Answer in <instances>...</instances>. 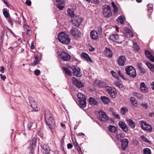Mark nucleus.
<instances>
[{
    "label": "nucleus",
    "mask_w": 154,
    "mask_h": 154,
    "mask_svg": "<svg viewBox=\"0 0 154 154\" xmlns=\"http://www.w3.org/2000/svg\"><path fill=\"white\" fill-rule=\"evenodd\" d=\"M45 117L47 126L51 129L55 128L53 118L49 111L46 110L45 111Z\"/></svg>",
    "instance_id": "f257e3e1"
},
{
    "label": "nucleus",
    "mask_w": 154,
    "mask_h": 154,
    "mask_svg": "<svg viewBox=\"0 0 154 154\" xmlns=\"http://www.w3.org/2000/svg\"><path fill=\"white\" fill-rule=\"evenodd\" d=\"M58 41L61 43L66 45L70 42V39L69 35L66 32H59L57 35Z\"/></svg>",
    "instance_id": "f03ea898"
},
{
    "label": "nucleus",
    "mask_w": 154,
    "mask_h": 154,
    "mask_svg": "<svg viewBox=\"0 0 154 154\" xmlns=\"http://www.w3.org/2000/svg\"><path fill=\"white\" fill-rule=\"evenodd\" d=\"M103 14L105 17H109L112 15L110 6L108 5H104L102 6Z\"/></svg>",
    "instance_id": "7ed1b4c3"
},
{
    "label": "nucleus",
    "mask_w": 154,
    "mask_h": 154,
    "mask_svg": "<svg viewBox=\"0 0 154 154\" xmlns=\"http://www.w3.org/2000/svg\"><path fill=\"white\" fill-rule=\"evenodd\" d=\"M125 70L126 74L131 77L134 78L137 75L135 70L132 66H127L125 68Z\"/></svg>",
    "instance_id": "20e7f679"
},
{
    "label": "nucleus",
    "mask_w": 154,
    "mask_h": 154,
    "mask_svg": "<svg viewBox=\"0 0 154 154\" xmlns=\"http://www.w3.org/2000/svg\"><path fill=\"white\" fill-rule=\"evenodd\" d=\"M36 139L35 137H34L32 140L28 141V143L29 145L28 147V149L29 150V154H32L34 149L36 146Z\"/></svg>",
    "instance_id": "39448f33"
},
{
    "label": "nucleus",
    "mask_w": 154,
    "mask_h": 154,
    "mask_svg": "<svg viewBox=\"0 0 154 154\" xmlns=\"http://www.w3.org/2000/svg\"><path fill=\"white\" fill-rule=\"evenodd\" d=\"M73 25L76 27H79L83 22V19L82 17L76 15L71 19Z\"/></svg>",
    "instance_id": "423d86ee"
},
{
    "label": "nucleus",
    "mask_w": 154,
    "mask_h": 154,
    "mask_svg": "<svg viewBox=\"0 0 154 154\" xmlns=\"http://www.w3.org/2000/svg\"><path fill=\"white\" fill-rule=\"evenodd\" d=\"M99 119L102 122H106L109 120L106 113L103 111H100L98 114Z\"/></svg>",
    "instance_id": "0eeeda50"
},
{
    "label": "nucleus",
    "mask_w": 154,
    "mask_h": 154,
    "mask_svg": "<svg viewBox=\"0 0 154 154\" xmlns=\"http://www.w3.org/2000/svg\"><path fill=\"white\" fill-rule=\"evenodd\" d=\"M106 90L112 97L115 98L116 97L117 93L116 90L115 89L112 88L110 87L107 86L106 87Z\"/></svg>",
    "instance_id": "6e6552de"
},
{
    "label": "nucleus",
    "mask_w": 154,
    "mask_h": 154,
    "mask_svg": "<svg viewBox=\"0 0 154 154\" xmlns=\"http://www.w3.org/2000/svg\"><path fill=\"white\" fill-rule=\"evenodd\" d=\"M73 71V74L75 76L77 77H80L82 76V74L80 72V69L77 66H72L70 67Z\"/></svg>",
    "instance_id": "1a4fd4ad"
},
{
    "label": "nucleus",
    "mask_w": 154,
    "mask_h": 154,
    "mask_svg": "<svg viewBox=\"0 0 154 154\" xmlns=\"http://www.w3.org/2000/svg\"><path fill=\"white\" fill-rule=\"evenodd\" d=\"M71 34L75 37L80 38L81 35V33L80 31L75 28L72 27L70 30Z\"/></svg>",
    "instance_id": "9d476101"
},
{
    "label": "nucleus",
    "mask_w": 154,
    "mask_h": 154,
    "mask_svg": "<svg viewBox=\"0 0 154 154\" xmlns=\"http://www.w3.org/2000/svg\"><path fill=\"white\" fill-rule=\"evenodd\" d=\"M126 60V59L125 56H121L117 59V63L119 66H123L125 64Z\"/></svg>",
    "instance_id": "9b49d317"
},
{
    "label": "nucleus",
    "mask_w": 154,
    "mask_h": 154,
    "mask_svg": "<svg viewBox=\"0 0 154 154\" xmlns=\"http://www.w3.org/2000/svg\"><path fill=\"white\" fill-rule=\"evenodd\" d=\"M59 56L64 61H68L70 59V55L64 52H62L59 54Z\"/></svg>",
    "instance_id": "f8f14e48"
},
{
    "label": "nucleus",
    "mask_w": 154,
    "mask_h": 154,
    "mask_svg": "<svg viewBox=\"0 0 154 154\" xmlns=\"http://www.w3.org/2000/svg\"><path fill=\"white\" fill-rule=\"evenodd\" d=\"M90 37L92 40H96L99 39L98 33L94 30H92L90 33Z\"/></svg>",
    "instance_id": "ddd939ff"
},
{
    "label": "nucleus",
    "mask_w": 154,
    "mask_h": 154,
    "mask_svg": "<svg viewBox=\"0 0 154 154\" xmlns=\"http://www.w3.org/2000/svg\"><path fill=\"white\" fill-rule=\"evenodd\" d=\"M56 1L57 6L59 9L61 10L64 7V0H56Z\"/></svg>",
    "instance_id": "4468645a"
},
{
    "label": "nucleus",
    "mask_w": 154,
    "mask_h": 154,
    "mask_svg": "<svg viewBox=\"0 0 154 154\" xmlns=\"http://www.w3.org/2000/svg\"><path fill=\"white\" fill-rule=\"evenodd\" d=\"M141 126L144 130L147 131H151L152 130L151 126L143 122H141Z\"/></svg>",
    "instance_id": "2eb2a0df"
},
{
    "label": "nucleus",
    "mask_w": 154,
    "mask_h": 154,
    "mask_svg": "<svg viewBox=\"0 0 154 154\" xmlns=\"http://www.w3.org/2000/svg\"><path fill=\"white\" fill-rule=\"evenodd\" d=\"M103 54L106 57L111 58L112 57L113 54L112 51L109 48H106L104 51Z\"/></svg>",
    "instance_id": "dca6fc26"
},
{
    "label": "nucleus",
    "mask_w": 154,
    "mask_h": 154,
    "mask_svg": "<svg viewBox=\"0 0 154 154\" xmlns=\"http://www.w3.org/2000/svg\"><path fill=\"white\" fill-rule=\"evenodd\" d=\"M72 80L74 84L78 88H82L84 86V85L82 82L76 78H73Z\"/></svg>",
    "instance_id": "f3484780"
},
{
    "label": "nucleus",
    "mask_w": 154,
    "mask_h": 154,
    "mask_svg": "<svg viewBox=\"0 0 154 154\" xmlns=\"http://www.w3.org/2000/svg\"><path fill=\"white\" fill-rule=\"evenodd\" d=\"M119 124L120 127L124 131L127 132L128 131V128L125 123L122 121H120L119 122Z\"/></svg>",
    "instance_id": "a211bd4d"
},
{
    "label": "nucleus",
    "mask_w": 154,
    "mask_h": 154,
    "mask_svg": "<svg viewBox=\"0 0 154 154\" xmlns=\"http://www.w3.org/2000/svg\"><path fill=\"white\" fill-rule=\"evenodd\" d=\"M81 57L82 58L85 59L87 62H92V61L91 58L85 52H82L81 54Z\"/></svg>",
    "instance_id": "6ab92c4d"
},
{
    "label": "nucleus",
    "mask_w": 154,
    "mask_h": 154,
    "mask_svg": "<svg viewBox=\"0 0 154 154\" xmlns=\"http://www.w3.org/2000/svg\"><path fill=\"white\" fill-rule=\"evenodd\" d=\"M122 143L121 147L123 150L125 149L127 147L128 144V140L127 139H124L121 141Z\"/></svg>",
    "instance_id": "aec40b11"
},
{
    "label": "nucleus",
    "mask_w": 154,
    "mask_h": 154,
    "mask_svg": "<svg viewBox=\"0 0 154 154\" xmlns=\"http://www.w3.org/2000/svg\"><path fill=\"white\" fill-rule=\"evenodd\" d=\"M140 88L142 91L144 93L147 92L148 91V88L146 87L145 83L143 82L140 83Z\"/></svg>",
    "instance_id": "412c9836"
},
{
    "label": "nucleus",
    "mask_w": 154,
    "mask_h": 154,
    "mask_svg": "<svg viewBox=\"0 0 154 154\" xmlns=\"http://www.w3.org/2000/svg\"><path fill=\"white\" fill-rule=\"evenodd\" d=\"M109 131L112 133H117L118 129L115 126L113 125H109L108 127Z\"/></svg>",
    "instance_id": "4be33fe9"
},
{
    "label": "nucleus",
    "mask_w": 154,
    "mask_h": 154,
    "mask_svg": "<svg viewBox=\"0 0 154 154\" xmlns=\"http://www.w3.org/2000/svg\"><path fill=\"white\" fill-rule=\"evenodd\" d=\"M68 15L70 17L72 18L75 16H76V15H75L74 13V11L72 9L68 8L67 10Z\"/></svg>",
    "instance_id": "5701e85b"
},
{
    "label": "nucleus",
    "mask_w": 154,
    "mask_h": 154,
    "mask_svg": "<svg viewBox=\"0 0 154 154\" xmlns=\"http://www.w3.org/2000/svg\"><path fill=\"white\" fill-rule=\"evenodd\" d=\"M89 103L90 105L92 106L97 105L98 102L94 98L90 97L89 99Z\"/></svg>",
    "instance_id": "b1692460"
},
{
    "label": "nucleus",
    "mask_w": 154,
    "mask_h": 154,
    "mask_svg": "<svg viewBox=\"0 0 154 154\" xmlns=\"http://www.w3.org/2000/svg\"><path fill=\"white\" fill-rule=\"evenodd\" d=\"M40 59H39L37 56L35 55L34 56V62L31 63V65L35 66L40 62Z\"/></svg>",
    "instance_id": "393cba45"
},
{
    "label": "nucleus",
    "mask_w": 154,
    "mask_h": 154,
    "mask_svg": "<svg viewBox=\"0 0 154 154\" xmlns=\"http://www.w3.org/2000/svg\"><path fill=\"white\" fill-rule=\"evenodd\" d=\"M127 123L132 128H134L135 126V124L134 122L131 119H126Z\"/></svg>",
    "instance_id": "a878e982"
},
{
    "label": "nucleus",
    "mask_w": 154,
    "mask_h": 154,
    "mask_svg": "<svg viewBox=\"0 0 154 154\" xmlns=\"http://www.w3.org/2000/svg\"><path fill=\"white\" fill-rule=\"evenodd\" d=\"M94 84L98 88L102 87L104 86L103 82H101L99 80H96L94 82Z\"/></svg>",
    "instance_id": "bb28decb"
},
{
    "label": "nucleus",
    "mask_w": 154,
    "mask_h": 154,
    "mask_svg": "<svg viewBox=\"0 0 154 154\" xmlns=\"http://www.w3.org/2000/svg\"><path fill=\"white\" fill-rule=\"evenodd\" d=\"M77 97L79 99V102L83 100H86L85 96L82 93H79L77 94Z\"/></svg>",
    "instance_id": "cd10ccee"
},
{
    "label": "nucleus",
    "mask_w": 154,
    "mask_h": 154,
    "mask_svg": "<svg viewBox=\"0 0 154 154\" xmlns=\"http://www.w3.org/2000/svg\"><path fill=\"white\" fill-rule=\"evenodd\" d=\"M79 105L80 108H85L86 106V100L79 101Z\"/></svg>",
    "instance_id": "c85d7f7f"
},
{
    "label": "nucleus",
    "mask_w": 154,
    "mask_h": 154,
    "mask_svg": "<svg viewBox=\"0 0 154 154\" xmlns=\"http://www.w3.org/2000/svg\"><path fill=\"white\" fill-rule=\"evenodd\" d=\"M119 38V36L118 35L112 34L109 37V39L112 42L117 40Z\"/></svg>",
    "instance_id": "c756f323"
},
{
    "label": "nucleus",
    "mask_w": 154,
    "mask_h": 154,
    "mask_svg": "<svg viewBox=\"0 0 154 154\" xmlns=\"http://www.w3.org/2000/svg\"><path fill=\"white\" fill-rule=\"evenodd\" d=\"M100 99L102 100L103 102L105 104H108L109 102V98L104 96H101Z\"/></svg>",
    "instance_id": "7c9ffc66"
},
{
    "label": "nucleus",
    "mask_w": 154,
    "mask_h": 154,
    "mask_svg": "<svg viewBox=\"0 0 154 154\" xmlns=\"http://www.w3.org/2000/svg\"><path fill=\"white\" fill-rule=\"evenodd\" d=\"M130 101L131 102L133 106L135 107L137 106V101L136 100V99L134 97H131L130 98Z\"/></svg>",
    "instance_id": "2f4dec72"
},
{
    "label": "nucleus",
    "mask_w": 154,
    "mask_h": 154,
    "mask_svg": "<svg viewBox=\"0 0 154 154\" xmlns=\"http://www.w3.org/2000/svg\"><path fill=\"white\" fill-rule=\"evenodd\" d=\"M117 20L121 24H123L125 21V18L123 16H121L118 17Z\"/></svg>",
    "instance_id": "473e14b6"
},
{
    "label": "nucleus",
    "mask_w": 154,
    "mask_h": 154,
    "mask_svg": "<svg viewBox=\"0 0 154 154\" xmlns=\"http://www.w3.org/2000/svg\"><path fill=\"white\" fill-rule=\"evenodd\" d=\"M146 65L150 70L151 71L154 72V66L148 62L146 63Z\"/></svg>",
    "instance_id": "72a5a7b5"
},
{
    "label": "nucleus",
    "mask_w": 154,
    "mask_h": 154,
    "mask_svg": "<svg viewBox=\"0 0 154 154\" xmlns=\"http://www.w3.org/2000/svg\"><path fill=\"white\" fill-rule=\"evenodd\" d=\"M3 14L4 17L6 18H8L10 17V15L9 13L7 12V11H6L5 9H4L3 10Z\"/></svg>",
    "instance_id": "f704fd0d"
},
{
    "label": "nucleus",
    "mask_w": 154,
    "mask_h": 154,
    "mask_svg": "<svg viewBox=\"0 0 154 154\" xmlns=\"http://www.w3.org/2000/svg\"><path fill=\"white\" fill-rule=\"evenodd\" d=\"M111 73L112 75L117 79H119V76L117 73L113 70H111Z\"/></svg>",
    "instance_id": "c9c22d12"
},
{
    "label": "nucleus",
    "mask_w": 154,
    "mask_h": 154,
    "mask_svg": "<svg viewBox=\"0 0 154 154\" xmlns=\"http://www.w3.org/2000/svg\"><path fill=\"white\" fill-rule=\"evenodd\" d=\"M128 112V109L126 108L122 107L121 109V112L122 114L123 115L125 114Z\"/></svg>",
    "instance_id": "e433bc0d"
},
{
    "label": "nucleus",
    "mask_w": 154,
    "mask_h": 154,
    "mask_svg": "<svg viewBox=\"0 0 154 154\" xmlns=\"http://www.w3.org/2000/svg\"><path fill=\"white\" fill-rule=\"evenodd\" d=\"M64 70L66 74L69 76H71L72 75L71 71L66 67H64Z\"/></svg>",
    "instance_id": "4c0bfd02"
},
{
    "label": "nucleus",
    "mask_w": 154,
    "mask_h": 154,
    "mask_svg": "<svg viewBox=\"0 0 154 154\" xmlns=\"http://www.w3.org/2000/svg\"><path fill=\"white\" fill-rule=\"evenodd\" d=\"M143 154H150L151 153L150 150L148 148H146L144 149Z\"/></svg>",
    "instance_id": "58836bf2"
},
{
    "label": "nucleus",
    "mask_w": 154,
    "mask_h": 154,
    "mask_svg": "<svg viewBox=\"0 0 154 154\" xmlns=\"http://www.w3.org/2000/svg\"><path fill=\"white\" fill-rule=\"evenodd\" d=\"M123 137V134L122 133L117 134L116 135V138L118 140H120Z\"/></svg>",
    "instance_id": "ea45409f"
},
{
    "label": "nucleus",
    "mask_w": 154,
    "mask_h": 154,
    "mask_svg": "<svg viewBox=\"0 0 154 154\" xmlns=\"http://www.w3.org/2000/svg\"><path fill=\"white\" fill-rule=\"evenodd\" d=\"M133 48L134 50L137 51L139 49V47L136 43L133 42Z\"/></svg>",
    "instance_id": "a19ab883"
},
{
    "label": "nucleus",
    "mask_w": 154,
    "mask_h": 154,
    "mask_svg": "<svg viewBox=\"0 0 154 154\" xmlns=\"http://www.w3.org/2000/svg\"><path fill=\"white\" fill-rule=\"evenodd\" d=\"M134 95L136 97L139 99H141L143 97V96L142 94L138 93H134Z\"/></svg>",
    "instance_id": "79ce46f5"
},
{
    "label": "nucleus",
    "mask_w": 154,
    "mask_h": 154,
    "mask_svg": "<svg viewBox=\"0 0 154 154\" xmlns=\"http://www.w3.org/2000/svg\"><path fill=\"white\" fill-rule=\"evenodd\" d=\"M32 98L30 97V98H29V103L30 104L31 106L33 108H34V104L35 103V101H33V100H32Z\"/></svg>",
    "instance_id": "37998d69"
},
{
    "label": "nucleus",
    "mask_w": 154,
    "mask_h": 154,
    "mask_svg": "<svg viewBox=\"0 0 154 154\" xmlns=\"http://www.w3.org/2000/svg\"><path fill=\"white\" fill-rule=\"evenodd\" d=\"M118 75L121 77L124 80H126V79L124 77V75L122 74L120 70H119L117 72Z\"/></svg>",
    "instance_id": "c03bdc74"
},
{
    "label": "nucleus",
    "mask_w": 154,
    "mask_h": 154,
    "mask_svg": "<svg viewBox=\"0 0 154 154\" xmlns=\"http://www.w3.org/2000/svg\"><path fill=\"white\" fill-rule=\"evenodd\" d=\"M140 106L145 109H146L148 107V104L146 103H141Z\"/></svg>",
    "instance_id": "a18cd8bd"
},
{
    "label": "nucleus",
    "mask_w": 154,
    "mask_h": 154,
    "mask_svg": "<svg viewBox=\"0 0 154 154\" xmlns=\"http://www.w3.org/2000/svg\"><path fill=\"white\" fill-rule=\"evenodd\" d=\"M44 149L45 152V154H50V149L48 147L44 148Z\"/></svg>",
    "instance_id": "49530a36"
},
{
    "label": "nucleus",
    "mask_w": 154,
    "mask_h": 154,
    "mask_svg": "<svg viewBox=\"0 0 154 154\" xmlns=\"http://www.w3.org/2000/svg\"><path fill=\"white\" fill-rule=\"evenodd\" d=\"M145 54L146 56L148 58L150 57L152 55L149 51L146 50L145 51Z\"/></svg>",
    "instance_id": "de8ad7c7"
},
{
    "label": "nucleus",
    "mask_w": 154,
    "mask_h": 154,
    "mask_svg": "<svg viewBox=\"0 0 154 154\" xmlns=\"http://www.w3.org/2000/svg\"><path fill=\"white\" fill-rule=\"evenodd\" d=\"M114 84L118 88H122L123 87V85L122 84H121L120 83H115Z\"/></svg>",
    "instance_id": "09e8293b"
},
{
    "label": "nucleus",
    "mask_w": 154,
    "mask_h": 154,
    "mask_svg": "<svg viewBox=\"0 0 154 154\" xmlns=\"http://www.w3.org/2000/svg\"><path fill=\"white\" fill-rule=\"evenodd\" d=\"M141 138L142 140L143 141H144L146 142H148V140L147 138L144 135H142L141 137Z\"/></svg>",
    "instance_id": "8fccbe9b"
},
{
    "label": "nucleus",
    "mask_w": 154,
    "mask_h": 154,
    "mask_svg": "<svg viewBox=\"0 0 154 154\" xmlns=\"http://www.w3.org/2000/svg\"><path fill=\"white\" fill-rule=\"evenodd\" d=\"M40 73V71L39 70L36 69L34 71V73L36 75H39Z\"/></svg>",
    "instance_id": "3c124183"
},
{
    "label": "nucleus",
    "mask_w": 154,
    "mask_h": 154,
    "mask_svg": "<svg viewBox=\"0 0 154 154\" xmlns=\"http://www.w3.org/2000/svg\"><path fill=\"white\" fill-rule=\"evenodd\" d=\"M25 4L29 6H30L31 5V2L30 0H27Z\"/></svg>",
    "instance_id": "603ef678"
},
{
    "label": "nucleus",
    "mask_w": 154,
    "mask_h": 154,
    "mask_svg": "<svg viewBox=\"0 0 154 154\" xmlns=\"http://www.w3.org/2000/svg\"><path fill=\"white\" fill-rule=\"evenodd\" d=\"M0 77L3 81H5L6 79V77L5 75H3L2 74H0Z\"/></svg>",
    "instance_id": "864d4df0"
},
{
    "label": "nucleus",
    "mask_w": 154,
    "mask_h": 154,
    "mask_svg": "<svg viewBox=\"0 0 154 154\" xmlns=\"http://www.w3.org/2000/svg\"><path fill=\"white\" fill-rule=\"evenodd\" d=\"M8 20L9 23L11 25V26H12L13 25V23L12 20L11 19L10 17H8Z\"/></svg>",
    "instance_id": "5fc2aeb1"
},
{
    "label": "nucleus",
    "mask_w": 154,
    "mask_h": 154,
    "mask_svg": "<svg viewBox=\"0 0 154 154\" xmlns=\"http://www.w3.org/2000/svg\"><path fill=\"white\" fill-rule=\"evenodd\" d=\"M89 50L90 51H94L95 50V48L91 46L88 47Z\"/></svg>",
    "instance_id": "6e6d98bb"
},
{
    "label": "nucleus",
    "mask_w": 154,
    "mask_h": 154,
    "mask_svg": "<svg viewBox=\"0 0 154 154\" xmlns=\"http://www.w3.org/2000/svg\"><path fill=\"white\" fill-rule=\"evenodd\" d=\"M151 60V61L154 62V57L152 55L150 57L148 58Z\"/></svg>",
    "instance_id": "4d7b16f0"
},
{
    "label": "nucleus",
    "mask_w": 154,
    "mask_h": 154,
    "mask_svg": "<svg viewBox=\"0 0 154 154\" xmlns=\"http://www.w3.org/2000/svg\"><path fill=\"white\" fill-rule=\"evenodd\" d=\"M112 114L113 116L118 118L119 119L120 118V116L116 112H113Z\"/></svg>",
    "instance_id": "13d9d810"
},
{
    "label": "nucleus",
    "mask_w": 154,
    "mask_h": 154,
    "mask_svg": "<svg viewBox=\"0 0 154 154\" xmlns=\"http://www.w3.org/2000/svg\"><path fill=\"white\" fill-rule=\"evenodd\" d=\"M140 70V71L143 74H144L146 72V71L145 69L143 67Z\"/></svg>",
    "instance_id": "bf43d9fd"
},
{
    "label": "nucleus",
    "mask_w": 154,
    "mask_h": 154,
    "mask_svg": "<svg viewBox=\"0 0 154 154\" xmlns=\"http://www.w3.org/2000/svg\"><path fill=\"white\" fill-rule=\"evenodd\" d=\"M32 125V123L29 122L28 124V127L29 130L30 129Z\"/></svg>",
    "instance_id": "052dcab7"
},
{
    "label": "nucleus",
    "mask_w": 154,
    "mask_h": 154,
    "mask_svg": "<svg viewBox=\"0 0 154 154\" xmlns=\"http://www.w3.org/2000/svg\"><path fill=\"white\" fill-rule=\"evenodd\" d=\"M73 146L71 143H69L67 144V147L68 149H70Z\"/></svg>",
    "instance_id": "680f3d73"
},
{
    "label": "nucleus",
    "mask_w": 154,
    "mask_h": 154,
    "mask_svg": "<svg viewBox=\"0 0 154 154\" xmlns=\"http://www.w3.org/2000/svg\"><path fill=\"white\" fill-rule=\"evenodd\" d=\"M137 67L140 70L143 68L142 66V65L141 63H137Z\"/></svg>",
    "instance_id": "e2e57ef3"
},
{
    "label": "nucleus",
    "mask_w": 154,
    "mask_h": 154,
    "mask_svg": "<svg viewBox=\"0 0 154 154\" xmlns=\"http://www.w3.org/2000/svg\"><path fill=\"white\" fill-rule=\"evenodd\" d=\"M24 27L25 28H26L27 30V32H29V31L30 27L28 26L25 25Z\"/></svg>",
    "instance_id": "0e129e2a"
},
{
    "label": "nucleus",
    "mask_w": 154,
    "mask_h": 154,
    "mask_svg": "<svg viewBox=\"0 0 154 154\" xmlns=\"http://www.w3.org/2000/svg\"><path fill=\"white\" fill-rule=\"evenodd\" d=\"M77 149H78V151L79 152V153L81 154L82 153V151L81 149V148L79 147V146H78V148H77Z\"/></svg>",
    "instance_id": "69168bd1"
},
{
    "label": "nucleus",
    "mask_w": 154,
    "mask_h": 154,
    "mask_svg": "<svg viewBox=\"0 0 154 154\" xmlns=\"http://www.w3.org/2000/svg\"><path fill=\"white\" fill-rule=\"evenodd\" d=\"M113 7L114 9V11L115 12H117L118 10H117V7L116 5L115 6H114V7Z\"/></svg>",
    "instance_id": "338daca9"
},
{
    "label": "nucleus",
    "mask_w": 154,
    "mask_h": 154,
    "mask_svg": "<svg viewBox=\"0 0 154 154\" xmlns=\"http://www.w3.org/2000/svg\"><path fill=\"white\" fill-rule=\"evenodd\" d=\"M149 116L152 118L154 117V112H152L150 113L149 114Z\"/></svg>",
    "instance_id": "774afa93"
}]
</instances>
